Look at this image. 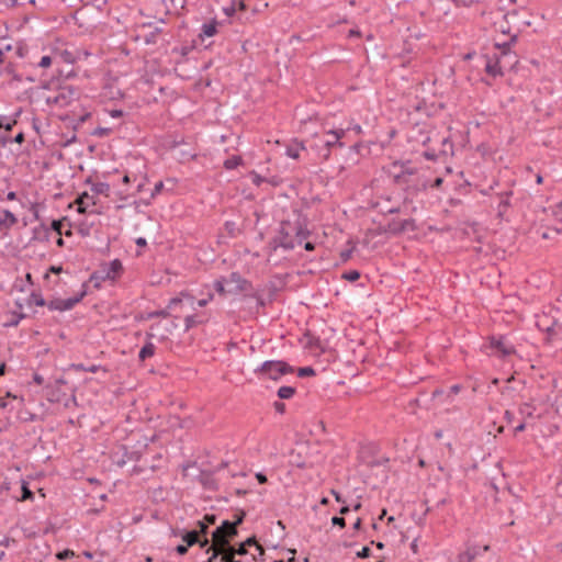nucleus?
I'll return each mask as SVG.
<instances>
[{
	"mask_svg": "<svg viewBox=\"0 0 562 562\" xmlns=\"http://www.w3.org/2000/svg\"><path fill=\"white\" fill-rule=\"evenodd\" d=\"M307 229L306 218L302 217L301 214L295 216L294 221L285 220L280 224L279 229V246L291 250L296 245H301L310 236Z\"/></svg>",
	"mask_w": 562,
	"mask_h": 562,
	"instance_id": "nucleus-1",
	"label": "nucleus"
},
{
	"mask_svg": "<svg viewBox=\"0 0 562 562\" xmlns=\"http://www.w3.org/2000/svg\"><path fill=\"white\" fill-rule=\"evenodd\" d=\"M423 144L427 146V149L423 153L427 160H438L440 157L453 154V144L449 137L440 136L439 133L428 136Z\"/></svg>",
	"mask_w": 562,
	"mask_h": 562,
	"instance_id": "nucleus-2",
	"label": "nucleus"
},
{
	"mask_svg": "<svg viewBox=\"0 0 562 562\" xmlns=\"http://www.w3.org/2000/svg\"><path fill=\"white\" fill-rule=\"evenodd\" d=\"M390 173L395 184L408 187L412 178L417 173V169L412 166L411 161H394L391 166Z\"/></svg>",
	"mask_w": 562,
	"mask_h": 562,
	"instance_id": "nucleus-3",
	"label": "nucleus"
},
{
	"mask_svg": "<svg viewBox=\"0 0 562 562\" xmlns=\"http://www.w3.org/2000/svg\"><path fill=\"white\" fill-rule=\"evenodd\" d=\"M536 326L547 334L544 338L547 344H552L562 333V325L553 316L546 313L536 316Z\"/></svg>",
	"mask_w": 562,
	"mask_h": 562,
	"instance_id": "nucleus-4",
	"label": "nucleus"
},
{
	"mask_svg": "<svg viewBox=\"0 0 562 562\" xmlns=\"http://www.w3.org/2000/svg\"><path fill=\"white\" fill-rule=\"evenodd\" d=\"M293 367L281 360L265 361L255 370L256 373H261L271 380H278L284 374L293 373Z\"/></svg>",
	"mask_w": 562,
	"mask_h": 562,
	"instance_id": "nucleus-5",
	"label": "nucleus"
},
{
	"mask_svg": "<svg viewBox=\"0 0 562 562\" xmlns=\"http://www.w3.org/2000/svg\"><path fill=\"white\" fill-rule=\"evenodd\" d=\"M225 281L228 285L227 292L231 294L245 293L246 295L254 290L251 282L243 278L239 272H232Z\"/></svg>",
	"mask_w": 562,
	"mask_h": 562,
	"instance_id": "nucleus-6",
	"label": "nucleus"
},
{
	"mask_svg": "<svg viewBox=\"0 0 562 562\" xmlns=\"http://www.w3.org/2000/svg\"><path fill=\"white\" fill-rule=\"evenodd\" d=\"M78 91L71 86L60 87L55 95L47 98V103L56 104L60 108L67 106L71 101L77 99Z\"/></svg>",
	"mask_w": 562,
	"mask_h": 562,
	"instance_id": "nucleus-7",
	"label": "nucleus"
},
{
	"mask_svg": "<svg viewBox=\"0 0 562 562\" xmlns=\"http://www.w3.org/2000/svg\"><path fill=\"white\" fill-rule=\"evenodd\" d=\"M86 294H87V291L83 289L81 291V293H79L78 295H76L74 297L55 299V300L49 301L47 303V307L50 311H59V312L69 311L76 304H78L85 297Z\"/></svg>",
	"mask_w": 562,
	"mask_h": 562,
	"instance_id": "nucleus-8",
	"label": "nucleus"
},
{
	"mask_svg": "<svg viewBox=\"0 0 562 562\" xmlns=\"http://www.w3.org/2000/svg\"><path fill=\"white\" fill-rule=\"evenodd\" d=\"M99 270L100 273H102L103 277L106 279V281H115L123 273V265L121 260L114 259L110 262L101 263Z\"/></svg>",
	"mask_w": 562,
	"mask_h": 562,
	"instance_id": "nucleus-9",
	"label": "nucleus"
},
{
	"mask_svg": "<svg viewBox=\"0 0 562 562\" xmlns=\"http://www.w3.org/2000/svg\"><path fill=\"white\" fill-rule=\"evenodd\" d=\"M237 535H233L231 532V527L224 526V520L222 524L212 532L213 543L220 546L222 548H226L229 544V541L234 539Z\"/></svg>",
	"mask_w": 562,
	"mask_h": 562,
	"instance_id": "nucleus-10",
	"label": "nucleus"
},
{
	"mask_svg": "<svg viewBox=\"0 0 562 562\" xmlns=\"http://www.w3.org/2000/svg\"><path fill=\"white\" fill-rule=\"evenodd\" d=\"M504 68H505V58L501 57L499 55H494L493 57H486L485 63V71L487 75L492 77H498L504 75Z\"/></svg>",
	"mask_w": 562,
	"mask_h": 562,
	"instance_id": "nucleus-11",
	"label": "nucleus"
},
{
	"mask_svg": "<svg viewBox=\"0 0 562 562\" xmlns=\"http://www.w3.org/2000/svg\"><path fill=\"white\" fill-rule=\"evenodd\" d=\"M16 223L18 218L11 211L2 210L0 212V239L5 238L9 235L10 228Z\"/></svg>",
	"mask_w": 562,
	"mask_h": 562,
	"instance_id": "nucleus-12",
	"label": "nucleus"
},
{
	"mask_svg": "<svg viewBox=\"0 0 562 562\" xmlns=\"http://www.w3.org/2000/svg\"><path fill=\"white\" fill-rule=\"evenodd\" d=\"M153 329L154 326H150V330L146 333V342L138 352V359L140 361H145L147 358H150L155 355L156 346L151 341V339L155 337Z\"/></svg>",
	"mask_w": 562,
	"mask_h": 562,
	"instance_id": "nucleus-13",
	"label": "nucleus"
},
{
	"mask_svg": "<svg viewBox=\"0 0 562 562\" xmlns=\"http://www.w3.org/2000/svg\"><path fill=\"white\" fill-rule=\"evenodd\" d=\"M209 315L205 313L188 315L184 318V330L188 331L193 327L205 324L209 322Z\"/></svg>",
	"mask_w": 562,
	"mask_h": 562,
	"instance_id": "nucleus-14",
	"label": "nucleus"
},
{
	"mask_svg": "<svg viewBox=\"0 0 562 562\" xmlns=\"http://www.w3.org/2000/svg\"><path fill=\"white\" fill-rule=\"evenodd\" d=\"M490 346L493 349H496L503 357L509 356L515 352L513 346L507 345L502 337L495 338L492 337L490 341Z\"/></svg>",
	"mask_w": 562,
	"mask_h": 562,
	"instance_id": "nucleus-15",
	"label": "nucleus"
},
{
	"mask_svg": "<svg viewBox=\"0 0 562 562\" xmlns=\"http://www.w3.org/2000/svg\"><path fill=\"white\" fill-rule=\"evenodd\" d=\"M181 303H182V297L181 296L172 297L169 301L167 310H159V311L151 312V313L148 314V318H154V317L167 318V317L170 316V312L168 310L176 308Z\"/></svg>",
	"mask_w": 562,
	"mask_h": 562,
	"instance_id": "nucleus-16",
	"label": "nucleus"
},
{
	"mask_svg": "<svg viewBox=\"0 0 562 562\" xmlns=\"http://www.w3.org/2000/svg\"><path fill=\"white\" fill-rule=\"evenodd\" d=\"M344 135H345L344 130L329 131L327 133L328 138L325 140L324 145L327 147L328 150L334 146L342 147L344 144L340 143V138H342Z\"/></svg>",
	"mask_w": 562,
	"mask_h": 562,
	"instance_id": "nucleus-17",
	"label": "nucleus"
},
{
	"mask_svg": "<svg viewBox=\"0 0 562 562\" xmlns=\"http://www.w3.org/2000/svg\"><path fill=\"white\" fill-rule=\"evenodd\" d=\"M517 40V35H513L510 41L509 42H506L504 44H496V48L499 49V56L503 57V58H510L513 60H515V54H512L510 52V45L512 43L516 42Z\"/></svg>",
	"mask_w": 562,
	"mask_h": 562,
	"instance_id": "nucleus-18",
	"label": "nucleus"
},
{
	"mask_svg": "<svg viewBox=\"0 0 562 562\" xmlns=\"http://www.w3.org/2000/svg\"><path fill=\"white\" fill-rule=\"evenodd\" d=\"M305 149V146L302 142H297L294 139L286 146L285 154L290 158L297 159L300 157L301 150Z\"/></svg>",
	"mask_w": 562,
	"mask_h": 562,
	"instance_id": "nucleus-19",
	"label": "nucleus"
},
{
	"mask_svg": "<svg viewBox=\"0 0 562 562\" xmlns=\"http://www.w3.org/2000/svg\"><path fill=\"white\" fill-rule=\"evenodd\" d=\"M512 195V192H502L498 194V205H497V212H498V216L499 217H503L506 210L508 209V206L510 205V202H509V198Z\"/></svg>",
	"mask_w": 562,
	"mask_h": 562,
	"instance_id": "nucleus-20",
	"label": "nucleus"
},
{
	"mask_svg": "<svg viewBox=\"0 0 562 562\" xmlns=\"http://www.w3.org/2000/svg\"><path fill=\"white\" fill-rule=\"evenodd\" d=\"M22 110L19 109L13 117H8V116H0V128H3L5 131H11L13 128V126L18 123V117L20 116Z\"/></svg>",
	"mask_w": 562,
	"mask_h": 562,
	"instance_id": "nucleus-21",
	"label": "nucleus"
},
{
	"mask_svg": "<svg viewBox=\"0 0 562 562\" xmlns=\"http://www.w3.org/2000/svg\"><path fill=\"white\" fill-rule=\"evenodd\" d=\"M54 59H55V61H64L67 64H74L76 61L77 57H76L75 53H72L68 49H64V50L56 52Z\"/></svg>",
	"mask_w": 562,
	"mask_h": 562,
	"instance_id": "nucleus-22",
	"label": "nucleus"
},
{
	"mask_svg": "<svg viewBox=\"0 0 562 562\" xmlns=\"http://www.w3.org/2000/svg\"><path fill=\"white\" fill-rule=\"evenodd\" d=\"M536 407L531 403H524L519 406L518 413L522 420L535 417Z\"/></svg>",
	"mask_w": 562,
	"mask_h": 562,
	"instance_id": "nucleus-23",
	"label": "nucleus"
},
{
	"mask_svg": "<svg viewBox=\"0 0 562 562\" xmlns=\"http://www.w3.org/2000/svg\"><path fill=\"white\" fill-rule=\"evenodd\" d=\"M245 516H246V513L245 512H240L239 514L236 515V518L234 521H229V520H224V526L225 527H231V532L233 535H238V530H237V527L243 524L244 519H245Z\"/></svg>",
	"mask_w": 562,
	"mask_h": 562,
	"instance_id": "nucleus-24",
	"label": "nucleus"
},
{
	"mask_svg": "<svg viewBox=\"0 0 562 562\" xmlns=\"http://www.w3.org/2000/svg\"><path fill=\"white\" fill-rule=\"evenodd\" d=\"M71 369H74L75 371H85V372H91V373H95L101 369L104 372L108 371L105 368H102L100 364H91L89 367H86L83 363H72Z\"/></svg>",
	"mask_w": 562,
	"mask_h": 562,
	"instance_id": "nucleus-25",
	"label": "nucleus"
},
{
	"mask_svg": "<svg viewBox=\"0 0 562 562\" xmlns=\"http://www.w3.org/2000/svg\"><path fill=\"white\" fill-rule=\"evenodd\" d=\"M217 24L218 23L216 20H212L209 23H204L202 25L201 36H207V37L214 36L217 33Z\"/></svg>",
	"mask_w": 562,
	"mask_h": 562,
	"instance_id": "nucleus-26",
	"label": "nucleus"
},
{
	"mask_svg": "<svg viewBox=\"0 0 562 562\" xmlns=\"http://www.w3.org/2000/svg\"><path fill=\"white\" fill-rule=\"evenodd\" d=\"M182 540L186 542L188 547H192L200 542L199 531L190 530L184 532L182 536Z\"/></svg>",
	"mask_w": 562,
	"mask_h": 562,
	"instance_id": "nucleus-27",
	"label": "nucleus"
},
{
	"mask_svg": "<svg viewBox=\"0 0 562 562\" xmlns=\"http://www.w3.org/2000/svg\"><path fill=\"white\" fill-rule=\"evenodd\" d=\"M295 387L293 386H288V385H284V386H281L279 387L278 390V396L279 398L281 400H290L293 397V395L295 394Z\"/></svg>",
	"mask_w": 562,
	"mask_h": 562,
	"instance_id": "nucleus-28",
	"label": "nucleus"
},
{
	"mask_svg": "<svg viewBox=\"0 0 562 562\" xmlns=\"http://www.w3.org/2000/svg\"><path fill=\"white\" fill-rule=\"evenodd\" d=\"M224 550L225 548H222L220 546H216L215 543H213L212 546H210L206 550V552H210L212 551V555L207 559L206 562H214L220 555L223 558V554H224Z\"/></svg>",
	"mask_w": 562,
	"mask_h": 562,
	"instance_id": "nucleus-29",
	"label": "nucleus"
},
{
	"mask_svg": "<svg viewBox=\"0 0 562 562\" xmlns=\"http://www.w3.org/2000/svg\"><path fill=\"white\" fill-rule=\"evenodd\" d=\"M385 232L393 234V235L402 234L401 221H398V220L390 221L385 227Z\"/></svg>",
	"mask_w": 562,
	"mask_h": 562,
	"instance_id": "nucleus-30",
	"label": "nucleus"
},
{
	"mask_svg": "<svg viewBox=\"0 0 562 562\" xmlns=\"http://www.w3.org/2000/svg\"><path fill=\"white\" fill-rule=\"evenodd\" d=\"M92 191L97 194L109 195L110 184L106 182H97L92 186Z\"/></svg>",
	"mask_w": 562,
	"mask_h": 562,
	"instance_id": "nucleus-31",
	"label": "nucleus"
},
{
	"mask_svg": "<svg viewBox=\"0 0 562 562\" xmlns=\"http://www.w3.org/2000/svg\"><path fill=\"white\" fill-rule=\"evenodd\" d=\"M552 215L554 216L557 222L560 223V226L555 227V231L558 233L562 232V202L554 206V209L552 210Z\"/></svg>",
	"mask_w": 562,
	"mask_h": 562,
	"instance_id": "nucleus-32",
	"label": "nucleus"
},
{
	"mask_svg": "<svg viewBox=\"0 0 562 562\" xmlns=\"http://www.w3.org/2000/svg\"><path fill=\"white\" fill-rule=\"evenodd\" d=\"M241 164L240 156H232L224 161V167L227 170H233Z\"/></svg>",
	"mask_w": 562,
	"mask_h": 562,
	"instance_id": "nucleus-33",
	"label": "nucleus"
},
{
	"mask_svg": "<svg viewBox=\"0 0 562 562\" xmlns=\"http://www.w3.org/2000/svg\"><path fill=\"white\" fill-rule=\"evenodd\" d=\"M402 233L414 232L417 226L414 218H406L401 221Z\"/></svg>",
	"mask_w": 562,
	"mask_h": 562,
	"instance_id": "nucleus-34",
	"label": "nucleus"
},
{
	"mask_svg": "<svg viewBox=\"0 0 562 562\" xmlns=\"http://www.w3.org/2000/svg\"><path fill=\"white\" fill-rule=\"evenodd\" d=\"M225 279V277L216 279L213 284L216 292L221 295H225L226 293H228L227 289L225 288V285H227Z\"/></svg>",
	"mask_w": 562,
	"mask_h": 562,
	"instance_id": "nucleus-35",
	"label": "nucleus"
},
{
	"mask_svg": "<svg viewBox=\"0 0 562 562\" xmlns=\"http://www.w3.org/2000/svg\"><path fill=\"white\" fill-rule=\"evenodd\" d=\"M89 281L92 282L95 288H100L101 283L106 281V279L102 273H100V270L98 269L90 276Z\"/></svg>",
	"mask_w": 562,
	"mask_h": 562,
	"instance_id": "nucleus-36",
	"label": "nucleus"
},
{
	"mask_svg": "<svg viewBox=\"0 0 562 562\" xmlns=\"http://www.w3.org/2000/svg\"><path fill=\"white\" fill-rule=\"evenodd\" d=\"M225 549L236 555H246L248 553L247 547L244 546V542L239 543L237 548L231 546L229 543Z\"/></svg>",
	"mask_w": 562,
	"mask_h": 562,
	"instance_id": "nucleus-37",
	"label": "nucleus"
},
{
	"mask_svg": "<svg viewBox=\"0 0 562 562\" xmlns=\"http://www.w3.org/2000/svg\"><path fill=\"white\" fill-rule=\"evenodd\" d=\"M89 194L87 192L82 193L81 195H79L76 200V204L78 205L77 207V211L79 213H86L87 211V205L85 203V199H89Z\"/></svg>",
	"mask_w": 562,
	"mask_h": 562,
	"instance_id": "nucleus-38",
	"label": "nucleus"
},
{
	"mask_svg": "<svg viewBox=\"0 0 562 562\" xmlns=\"http://www.w3.org/2000/svg\"><path fill=\"white\" fill-rule=\"evenodd\" d=\"M360 278V272L358 270H349L347 272H344L342 279L355 282Z\"/></svg>",
	"mask_w": 562,
	"mask_h": 562,
	"instance_id": "nucleus-39",
	"label": "nucleus"
},
{
	"mask_svg": "<svg viewBox=\"0 0 562 562\" xmlns=\"http://www.w3.org/2000/svg\"><path fill=\"white\" fill-rule=\"evenodd\" d=\"M164 8H165V12L168 14L170 13L172 10H176L178 8V4L176 3V0H160Z\"/></svg>",
	"mask_w": 562,
	"mask_h": 562,
	"instance_id": "nucleus-40",
	"label": "nucleus"
},
{
	"mask_svg": "<svg viewBox=\"0 0 562 562\" xmlns=\"http://www.w3.org/2000/svg\"><path fill=\"white\" fill-rule=\"evenodd\" d=\"M297 375L300 378L312 376L315 375V370L312 367H303L297 370Z\"/></svg>",
	"mask_w": 562,
	"mask_h": 562,
	"instance_id": "nucleus-41",
	"label": "nucleus"
},
{
	"mask_svg": "<svg viewBox=\"0 0 562 562\" xmlns=\"http://www.w3.org/2000/svg\"><path fill=\"white\" fill-rule=\"evenodd\" d=\"M33 497H34L33 492L29 488L27 484L25 482H23L21 501L33 499Z\"/></svg>",
	"mask_w": 562,
	"mask_h": 562,
	"instance_id": "nucleus-42",
	"label": "nucleus"
},
{
	"mask_svg": "<svg viewBox=\"0 0 562 562\" xmlns=\"http://www.w3.org/2000/svg\"><path fill=\"white\" fill-rule=\"evenodd\" d=\"M198 529H194V531H199V537L206 536L209 531V525L204 520H199L196 522Z\"/></svg>",
	"mask_w": 562,
	"mask_h": 562,
	"instance_id": "nucleus-43",
	"label": "nucleus"
},
{
	"mask_svg": "<svg viewBox=\"0 0 562 562\" xmlns=\"http://www.w3.org/2000/svg\"><path fill=\"white\" fill-rule=\"evenodd\" d=\"M225 229L227 231L228 235L232 237H235L237 233L239 232L235 222H226L225 223Z\"/></svg>",
	"mask_w": 562,
	"mask_h": 562,
	"instance_id": "nucleus-44",
	"label": "nucleus"
},
{
	"mask_svg": "<svg viewBox=\"0 0 562 562\" xmlns=\"http://www.w3.org/2000/svg\"><path fill=\"white\" fill-rule=\"evenodd\" d=\"M112 132L109 127H97L91 134L97 137H105Z\"/></svg>",
	"mask_w": 562,
	"mask_h": 562,
	"instance_id": "nucleus-45",
	"label": "nucleus"
},
{
	"mask_svg": "<svg viewBox=\"0 0 562 562\" xmlns=\"http://www.w3.org/2000/svg\"><path fill=\"white\" fill-rule=\"evenodd\" d=\"M305 337L307 339L306 347H308V348L319 347V338H316L310 334H305Z\"/></svg>",
	"mask_w": 562,
	"mask_h": 562,
	"instance_id": "nucleus-46",
	"label": "nucleus"
},
{
	"mask_svg": "<svg viewBox=\"0 0 562 562\" xmlns=\"http://www.w3.org/2000/svg\"><path fill=\"white\" fill-rule=\"evenodd\" d=\"M53 61H55L54 57L43 56L38 63V66L42 68H47L53 64Z\"/></svg>",
	"mask_w": 562,
	"mask_h": 562,
	"instance_id": "nucleus-47",
	"label": "nucleus"
},
{
	"mask_svg": "<svg viewBox=\"0 0 562 562\" xmlns=\"http://www.w3.org/2000/svg\"><path fill=\"white\" fill-rule=\"evenodd\" d=\"M74 555H75V552L69 549L60 551L56 554L58 560H66V559L72 558Z\"/></svg>",
	"mask_w": 562,
	"mask_h": 562,
	"instance_id": "nucleus-48",
	"label": "nucleus"
},
{
	"mask_svg": "<svg viewBox=\"0 0 562 562\" xmlns=\"http://www.w3.org/2000/svg\"><path fill=\"white\" fill-rule=\"evenodd\" d=\"M256 549L258 551V557L251 555V560L254 562H256L257 560L263 561V557H265V552H266L265 548L259 543V544H257Z\"/></svg>",
	"mask_w": 562,
	"mask_h": 562,
	"instance_id": "nucleus-49",
	"label": "nucleus"
},
{
	"mask_svg": "<svg viewBox=\"0 0 562 562\" xmlns=\"http://www.w3.org/2000/svg\"><path fill=\"white\" fill-rule=\"evenodd\" d=\"M236 12V0H232L231 4L228 7L224 8V13L227 16H232Z\"/></svg>",
	"mask_w": 562,
	"mask_h": 562,
	"instance_id": "nucleus-50",
	"label": "nucleus"
},
{
	"mask_svg": "<svg viewBox=\"0 0 562 562\" xmlns=\"http://www.w3.org/2000/svg\"><path fill=\"white\" fill-rule=\"evenodd\" d=\"M63 220H54L52 222V229L58 235H61Z\"/></svg>",
	"mask_w": 562,
	"mask_h": 562,
	"instance_id": "nucleus-51",
	"label": "nucleus"
},
{
	"mask_svg": "<svg viewBox=\"0 0 562 562\" xmlns=\"http://www.w3.org/2000/svg\"><path fill=\"white\" fill-rule=\"evenodd\" d=\"M245 297H254V299H256L258 306H263L265 305L263 299L260 295H258L256 292H254V290L251 292L247 293L245 295Z\"/></svg>",
	"mask_w": 562,
	"mask_h": 562,
	"instance_id": "nucleus-52",
	"label": "nucleus"
},
{
	"mask_svg": "<svg viewBox=\"0 0 562 562\" xmlns=\"http://www.w3.org/2000/svg\"><path fill=\"white\" fill-rule=\"evenodd\" d=\"M331 524H333L334 526H339L340 528H345V526H346V520H345V518H344V517H340V516H334V517L331 518Z\"/></svg>",
	"mask_w": 562,
	"mask_h": 562,
	"instance_id": "nucleus-53",
	"label": "nucleus"
},
{
	"mask_svg": "<svg viewBox=\"0 0 562 562\" xmlns=\"http://www.w3.org/2000/svg\"><path fill=\"white\" fill-rule=\"evenodd\" d=\"M371 555V550L369 547H363L358 553L357 557L361 559H368Z\"/></svg>",
	"mask_w": 562,
	"mask_h": 562,
	"instance_id": "nucleus-54",
	"label": "nucleus"
},
{
	"mask_svg": "<svg viewBox=\"0 0 562 562\" xmlns=\"http://www.w3.org/2000/svg\"><path fill=\"white\" fill-rule=\"evenodd\" d=\"M162 190H164V182L158 181L154 187V190L151 192V198H155L156 195H158Z\"/></svg>",
	"mask_w": 562,
	"mask_h": 562,
	"instance_id": "nucleus-55",
	"label": "nucleus"
},
{
	"mask_svg": "<svg viewBox=\"0 0 562 562\" xmlns=\"http://www.w3.org/2000/svg\"><path fill=\"white\" fill-rule=\"evenodd\" d=\"M461 390V385L460 384H454L452 386H450L448 393H447V398H450L452 395H456L460 392Z\"/></svg>",
	"mask_w": 562,
	"mask_h": 562,
	"instance_id": "nucleus-56",
	"label": "nucleus"
},
{
	"mask_svg": "<svg viewBox=\"0 0 562 562\" xmlns=\"http://www.w3.org/2000/svg\"><path fill=\"white\" fill-rule=\"evenodd\" d=\"M213 297H214L213 293H209L207 297L199 300V301L196 302V304H198V306H199V307H204V306H206V305H207V303H209L210 301H212V300H213Z\"/></svg>",
	"mask_w": 562,
	"mask_h": 562,
	"instance_id": "nucleus-57",
	"label": "nucleus"
},
{
	"mask_svg": "<svg viewBox=\"0 0 562 562\" xmlns=\"http://www.w3.org/2000/svg\"><path fill=\"white\" fill-rule=\"evenodd\" d=\"M0 5L11 9L18 5V0H0Z\"/></svg>",
	"mask_w": 562,
	"mask_h": 562,
	"instance_id": "nucleus-58",
	"label": "nucleus"
},
{
	"mask_svg": "<svg viewBox=\"0 0 562 562\" xmlns=\"http://www.w3.org/2000/svg\"><path fill=\"white\" fill-rule=\"evenodd\" d=\"M273 407H274L276 412H278L280 414H283L285 412V404L282 402H279V401L274 402Z\"/></svg>",
	"mask_w": 562,
	"mask_h": 562,
	"instance_id": "nucleus-59",
	"label": "nucleus"
},
{
	"mask_svg": "<svg viewBox=\"0 0 562 562\" xmlns=\"http://www.w3.org/2000/svg\"><path fill=\"white\" fill-rule=\"evenodd\" d=\"M257 544H259V542L257 541V538L255 536H251L244 541V546L246 547H257Z\"/></svg>",
	"mask_w": 562,
	"mask_h": 562,
	"instance_id": "nucleus-60",
	"label": "nucleus"
},
{
	"mask_svg": "<svg viewBox=\"0 0 562 562\" xmlns=\"http://www.w3.org/2000/svg\"><path fill=\"white\" fill-rule=\"evenodd\" d=\"M188 548H189V547H188L187 544H178V546L176 547V552H177L178 554H180V555H183V554H186V553L188 552Z\"/></svg>",
	"mask_w": 562,
	"mask_h": 562,
	"instance_id": "nucleus-61",
	"label": "nucleus"
},
{
	"mask_svg": "<svg viewBox=\"0 0 562 562\" xmlns=\"http://www.w3.org/2000/svg\"><path fill=\"white\" fill-rule=\"evenodd\" d=\"M5 72H7V74H9V75H12V76H13V78H14L15 80H18V81H20V80H21V78H20V77H18V76L14 74V68H13V66H12L11 64H9V65L5 67Z\"/></svg>",
	"mask_w": 562,
	"mask_h": 562,
	"instance_id": "nucleus-62",
	"label": "nucleus"
},
{
	"mask_svg": "<svg viewBox=\"0 0 562 562\" xmlns=\"http://www.w3.org/2000/svg\"><path fill=\"white\" fill-rule=\"evenodd\" d=\"M526 427H527V423H526V420H521V423H520V424H518V425L515 427L514 431H515V434H517V432H521V431H524V430L526 429Z\"/></svg>",
	"mask_w": 562,
	"mask_h": 562,
	"instance_id": "nucleus-63",
	"label": "nucleus"
},
{
	"mask_svg": "<svg viewBox=\"0 0 562 562\" xmlns=\"http://www.w3.org/2000/svg\"><path fill=\"white\" fill-rule=\"evenodd\" d=\"M33 382L36 383L37 385H42L44 383V378L38 373H34Z\"/></svg>",
	"mask_w": 562,
	"mask_h": 562,
	"instance_id": "nucleus-64",
	"label": "nucleus"
}]
</instances>
